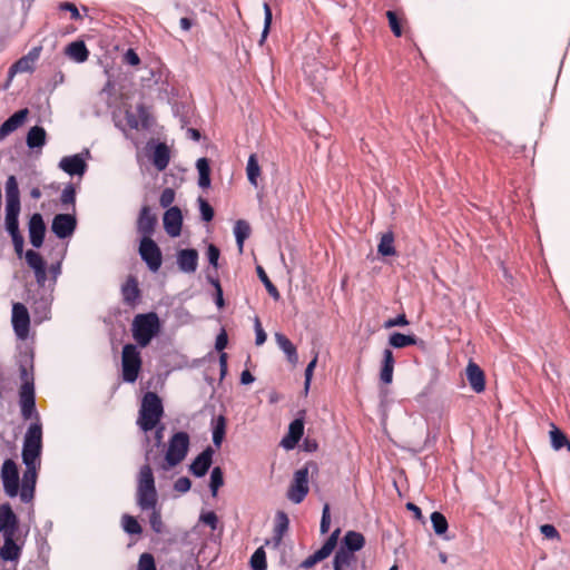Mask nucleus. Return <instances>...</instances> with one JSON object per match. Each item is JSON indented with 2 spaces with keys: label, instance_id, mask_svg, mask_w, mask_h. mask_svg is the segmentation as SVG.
I'll return each mask as SVG.
<instances>
[{
  "label": "nucleus",
  "instance_id": "nucleus-1",
  "mask_svg": "<svg viewBox=\"0 0 570 570\" xmlns=\"http://www.w3.org/2000/svg\"><path fill=\"white\" fill-rule=\"evenodd\" d=\"M36 419L37 422L30 424L28 428L22 445V461L26 465V470L21 481L20 500L24 503H30L33 500L38 469L41 462L42 426L39 422V417Z\"/></svg>",
  "mask_w": 570,
  "mask_h": 570
},
{
  "label": "nucleus",
  "instance_id": "nucleus-2",
  "mask_svg": "<svg viewBox=\"0 0 570 570\" xmlns=\"http://www.w3.org/2000/svg\"><path fill=\"white\" fill-rule=\"evenodd\" d=\"M136 503L141 511H150L149 524L154 532L163 533L161 510L158 507V493L149 464H144L137 476Z\"/></svg>",
  "mask_w": 570,
  "mask_h": 570
},
{
  "label": "nucleus",
  "instance_id": "nucleus-3",
  "mask_svg": "<svg viewBox=\"0 0 570 570\" xmlns=\"http://www.w3.org/2000/svg\"><path fill=\"white\" fill-rule=\"evenodd\" d=\"M19 374L21 380L19 389L21 416L24 420H29L32 416L38 417V413L36 411L33 365L26 363L20 364Z\"/></svg>",
  "mask_w": 570,
  "mask_h": 570
},
{
  "label": "nucleus",
  "instance_id": "nucleus-4",
  "mask_svg": "<svg viewBox=\"0 0 570 570\" xmlns=\"http://www.w3.org/2000/svg\"><path fill=\"white\" fill-rule=\"evenodd\" d=\"M164 416V405L155 392H146L142 396L137 424L144 432L157 428Z\"/></svg>",
  "mask_w": 570,
  "mask_h": 570
},
{
  "label": "nucleus",
  "instance_id": "nucleus-5",
  "mask_svg": "<svg viewBox=\"0 0 570 570\" xmlns=\"http://www.w3.org/2000/svg\"><path fill=\"white\" fill-rule=\"evenodd\" d=\"M21 210L20 191L16 176L11 175L6 181V217L4 225L8 234L17 235L19 229V215Z\"/></svg>",
  "mask_w": 570,
  "mask_h": 570
},
{
  "label": "nucleus",
  "instance_id": "nucleus-6",
  "mask_svg": "<svg viewBox=\"0 0 570 570\" xmlns=\"http://www.w3.org/2000/svg\"><path fill=\"white\" fill-rule=\"evenodd\" d=\"M160 332V321L155 312L137 314L131 324V333L137 346L146 347Z\"/></svg>",
  "mask_w": 570,
  "mask_h": 570
},
{
  "label": "nucleus",
  "instance_id": "nucleus-7",
  "mask_svg": "<svg viewBox=\"0 0 570 570\" xmlns=\"http://www.w3.org/2000/svg\"><path fill=\"white\" fill-rule=\"evenodd\" d=\"M189 450V435L186 432H176L168 441L165 461L161 469L167 471L183 462Z\"/></svg>",
  "mask_w": 570,
  "mask_h": 570
},
{
  "label": "nucleus",
  "instance_id": "nucleus-8",
  "mask_svg": "<svg viewBox=\"0 0 570 570\" xmlns=\"http://www.w3.org/2000/svg\"><path fill=\"white\" fill-rule=\"evenodd\" d=\"M142 366V358L138 346L125 344L121 352V377L126 383H135Z\"/></svg>",
  "mask_w": 570,
  "mask_h": 570
},
{
  "label": "nucleus",
  "instance_id": "nucleus-9",
  "mask_svg": "<svg viewBox=\"0 0 570 570\" xmlns=\"http://www.w3.org/2000/svg\"><path fill=\"white\" fill-rule=\"evenodd\" d=\"M308 466H304L295 471L293 481L287 491V498L295 504L304 501L308 493Z\"/></svg>",
  "mask_w": 570,
  "mask_h": 570
},
{
  "label": "nucleus",
  "instance_id": "nucleus-10",
  "mask_svg": "<svg viewBox=\"0 0 570 570\" xmlns=\"http://www.w3.org/2000/svg\"><path fill=\"white\" fill-rule=\"evenodd\" d=\"M1 480L4 493L9 498H14L18 494L20 495L21 487L19 488V471L13 460H4L1 468Z\"/></svg>",
  "mask_w": 570,
  "mask_h": 570
},
{
  "label": "nucleus",
  "instance_id": "nucleus-11",
  "mask_svg": "<svg viewBox=\"0 0 570 570\" xmlns=\"http://www.w3.org/2000/svg\"><path fill=\"white\" fill-rule=\"evenodd\" d=\"M139 255L151 272H158L163 255L159 246L153 238H141L139 244Z\"/></svg>",
  "mask_w": 570,
  "mask_h": 570
},
{
  "label": "nucleus",
  "instance_id": "nucleus-12",
  "mask_svg": "<svg viewBox=\"0 0 570 570\" xmlns=\"http://www.w3.org/2000/svg\"><path fill=\"white\" fill-rule=\"evenodd\" d=\"M340 537V529H336L332 534L327 538L324 544L315 551L313 554L308 556L302 563L301 567L304 569H309L314 567L316 563L325 560L331 553L334 551L337 546V540Z\"/></svg>",
  "mask_w": 570,
  "mask_h": 570
},
{
  "label": "nucleus",
  "instance_id": "nucleus-13",
  "mask_svg": "<svg viewBox=\"0 0 570 570\" xmlns=\"http://www.w3.org/2000/svg\"><path fill=\"white\" fill-rule=\"evenodd\" d=\"M12 326L19 338H27L30 328V316L22 303H14L12 306Z\"/></svg>",
  "mask_w": 570,
  "mask_h": 570
},
{
  "label": "nucleus",
  "instance_id": "nucleus-14",
  "mask_svg": "<svg viewBox=\"0 0 570 570\" xmlns=\"http://www.w3.org/2000/svg\"><path fill=\"white\" fill-rule=\"evenodd\" d=\"M156 225V215L151 213L149 206L144 205L136 222L137 233L141 235V238H151L155 233Z\"/></svg>",
  "mask_w": 570,
  "mask_h": 570
},
{
  "label": "nucleus",
  "instance_id": "nucleus-15",
  "mask_svg": "<svg viewBox=\"0 0 570 570\" xmlns=\"http://www.w3.org/2000/svg\"><path fill=\"white\" fill-rule=\"evenodd\" d=\"M16 535H3V544L0 547V559L3 561L12 562L13 570H16V566L19 562L22 554V543H18L14 539Z\"/></svg>",
  "mask_w": 570,
  "mask_h": 570
},
{
  "label": "nucleus",
  "instance_id": "nucleus-16",
  "mask_svg": "<svg viewBox=\"0 0 570 570\" xmlns=\"http://www.w3.org/2000/svg\"><path fill=\"white\" fill-rule=\"evenodd\" d=\"M77 220L73 215L58 214L53 217L51 229L58 238L71 236L76 229Z\"/></svg>",
  "mask_w": 570,
  "mask_h": 570
},
{
  "label": "nucleus",
  "instance_id": "nucleus-17",
  "mask_svg": "<svg viewBox=\"0 0 570 570\" xmlns=\"http://www.w3.org/2000/svg\"><path fill=\"white\" fill-rule=\"evenodd\" d=\"M28 266L33 271L37 284L45 286L47 282V268L46 262L42 256L32 249H29L24 254Z\"/></svg>",
  "mask_w": 570,
  "mask_h": 570
},
{
  "label": "nucleus",
  "instance_id": "nucleus-18",
  "mask_svg": "<svg viewBox=\"0 0 570 570\" xmlns=\"http://www.w3.org/2000/svg\"><path fill=\"white\" fill-rule=\"evenodd\" d=\"M19 520L9 503L0 504V533L16 535Z\"/></svg>",
  "mask_w": 570,
  "mask_h": 570
},
{
  "label": "nucleus",
  "instance_id": "nucleus-19",
  "mask_svg": "<svg viewBox=\"0 0 570 570\" xmlns=\"http://www.w3.org/2000/svg\"><path fill=\"white\" fill-rule=\"evenodd\" d=\"M42 48L35 47L26 56L18 59L9 69V75L12 77L16 73L31 72L38 61Z\"/></svg>",
  "mask_w": 570,
  "mask_h": 570
},
{
  "label": "nucleus",
  "instance_id": "nucleus-20",
  "mask_svg": "<svg viewBox=\"0 0 570 570\" xmlns=\"http://www.w3.org/2000/svg\"><path fill=\"white\" fill-rule=\"evenodd\" d=\"M28 232L31 245L36 248L41 247L46 235V225L41 214L35 213L31 215L28 223Z\"/></svg>",
  "mask_w": 570,
  "mask_h": 570
},
{
  "label": "nucleus",
  "instance_id": "nucleus-21",
  "mask_svg": "<svg viewBox=\"0 0 570 570\" xmlns=\"http://www.w3.org/2000/svg\"><path fill=\"white\" fill-rule=\"evenodd\" d=\"M164 228L170 237H178L181 233L183 215L181 210L174 206L169 207L164 214Z\"/></svg>",
  "mask_w": 570,
  "mask_h": 570
},
{
  "label": "nucleus",
  "instance_id": "nucleus-22",
  "mask_svg": "<svg viewBox=\"0 0 570 570\" xmlns=\"http://www.w3.org/2000/svg\"><path fill=\"white\" fill-rule=\"evenodd\" d=\"M59 168L70 176H82L87 170V164L85 159L77 154L61 158Z\"/></svg>",
  "mask_w": 570,
  "mask_h": 570
},
{
  "label": "nucleus",
  "instance_id": "nucleus-23",
  "mask_svg": "<svg viewBox=\"0 0 570 570\" xmlns=\"http://www.w3.org/2000/svg\"><path fill=\"white\" fill-rule=\"evenodd\" d=\"M177 265L178 268L184 273H195L198 267V252L194 248L178 250Z\"/></svg>",
  "mask_w": 570,
  "mask_h": 570
},
{
  "label": "nucleus",
  "instance_id": "nucleus-24",
  "mask_svg": "<svg viewBox=\"0 0 570 570\" xmlns=\"http://www.w3.org/2000/svg\"><path fill=\"white\" fill-rule=\"evenodd\" d=\"M304 434V420L295 419L291 422L287 434L283 438L281 444L286 450L294 449Z\"/></svg>",
  "mask_w": 570,
  "mask_h": 570
},
{
  "label": "nucleus",
  "instance_id": "nucleus-25",
  "mask_svg": "<svg viewBox=\"0 0 570 570\" xmlns=\"http://www.w3.org/2000/svg\"><path fill=\"white\" fill-rule=\"evenodd\" d=\"M29 110L27 108L16 111L0 126V141L23 125Z\"/></svg>",
  "mask_w": 570,
  "mask_h": 570
},
{
  "label": "nucleus",
  "instance_id": "nucleus-26",
  "mask_svg": "<svg viewBox=\"0 0 570 570\" xmlns=\"http://www.w3.org/2000/svg\"><path fill=\"white\" fill-rule=\"evenodd\" d=\"M213 453L214 451L208 446L195 458L189 468L195 476L200 478L207 473L213 462Z\"/></svg>",
  "mask_w": 570,
  "mask_h": 570
},
{
  "label": "nucleus",
  "instance_id": "nucleus-27",
  "mask_svg": "<svg viewBox=\"0 0 570 570\" xmlns=\"http://www.w3.org/2000/svg\"><path fill=\"white\" fill-rule=\"evenodd\" d=\"M466 379L469 381V384L471 389L475 393H481L485 389V376L481 367L474 363L469 362L466 366Z\"/></svg>",
  "mask_w": 570,
  "mask_h": 570
},
{
  "label": "nucleus",
  "instance_id": "nucleus-28",
  "mask_svg": "<svg viewBox=\"0 0 570 570\" xmlns=\"http://www.w3.org/2000/svg\"><path fill=\"white\" fill-rule=\"evenodd\" d=\"M394 356L393 352L390 348H385L383 351V360L380 372V380L384 384H391L393 381V371H394Z\"/></svg>",
  "mask_w": 570,
  "mask_h": 570
},
{
  "label": "nucleus",
  "instance_id": "nucleus-29",
  "mask_svg": "<svg viewBox=\"0 0 570 570\" xmlns=\"http://www.w3.org/2000/svg\"><path fill=\"white\" fill-rule=\"evenodd\" d=\"M365 544V538L356 531H347L342 540L340 548L351 551L352 553L360 551Z\"/></svg>",
  "mask_w": 570,
  "mask_h": 570
},
{
  "label": "nucleus",
  "instance_id": "nucleus-30",
  "mask_svg": "<svg viewBox=\"0 0 570 570\" xmlns=\"http://www.w3.org/2000/svg\"><path fill=\"white\" fill-rule=\"evenodd\" d=\"M122 299L128 305H135L140 296L138 282L130 276L121 287Z\"/></svg>",
  "mask_w": 570,
  "mask_h": 570
},
{
  "label": "nucleus",
  "instance_id": "nucleus-31",
  "mask_svg": "<svg viewBox=\"0 0 570 570\" xmlns=\"http://www.w3.org/2000/svg\"><path fill=\"white\" fill-rule=\"evenodd\" d=\"M275 340L278 347L286 354L287 360L292 364H296L298 361V355L295 345L282 333L275 334Z\"/></svg>",
  "mask_w": 570,
  "mask_h": 570
},
{
  "label": "nucleus",
  "instance_id": "nucleus-32",
  "mask_svg": "<svg viewBox=\"0 0 570 570\" xmlns=\"http://www.w3.org/2000/svg\"><path fill=\"white\" fill-rule=\"evenodd\" d=\"M47 134L45 128L40 126H33L27 134V145L29 148H41L46 145Z\"/></svg>",
  "mask_w": 570,
  "mask_h": 570
},
{
  "label": "nucleus",
  "instance_id": "nucleus-33",
  "mask_svg": "<svg viewBox=\"0 0 570 570\" xmlns=\"http://www.w3.org/2000/svg\"><path fill=\"white\" fill-rule=\"evenodd\" d=\"M66 53L76 62H85L89 57V51L83 41H73L68 45Z\"/></svg>",
  "mask_w": 570,
  "mask_h": 570
},
{
  "label": "nucleus",
  "instance_id": "nucleus-34",
  "mask_svg": "<svg viewBox=\"0 0 570 570\" xmlns=\"http://www.w3.org/2000/svg\"><path fill=\"white\" fill-rule=\"evenodd\" d=\"M355 561L354 553L340 548L335 553L333 567L334 570H347Z\"/></svg>",
  "mask_w": 570,
  "mask_h": 570
},
{
  "label": "nucleus",
  "instance_id": "nucleus-35",
  "mask_svg": "<svg viewBox=\"0 0 570 570\" xmlns=\"http://www.w3.org/2000/svg\"><path fill=\"white\" fill-rule=\"evenodd\" d=\"M170 160L169 149L166 144H159L155 148L153 164L158 170L167 168Z\"/></svg>",
  "mask_w": 570,
  "mask_h": 570
},
{
  "label": "nucleus",
  "instance_id": "nucleus-36",
  "mask_svg": "<svg viewBox=\"0 0 570 570\" xmlns=\"http://www.w3.org/2000/svg\"><path fill=\"white\" fill-rule=\"evenodd\" d=\"M196 168L199 174L198 185L202 188L210 186V167L207 158H199L196 163Z\"/></svg>",
  "mask_w": 570,
  "mask_h": 570
},
{
  "label": "nucleus",
  "instance_id": "nucleus-37",
  "mask_svg": "<svg viewBox=\"0 0 570 570\" xmlns=\"http://www.w3.org/2000/svg\"><path fill=\"white\" fill-rule=\"evenodd\" d=\"M234 234L236 237V243L238 246V250L242 253L244 248V242L250 235V226L246 220L239 219L236 222L234 226Z\"/></svg>",
  "mask_w": 570,
  "mask_h": 570
},
{
  "label": "nucleus",
  "instance_id": "nucleus-38",
  "mask_svg": "<svg viewBox=\"0 0 570 570\" xmlns=\"http://www.w3.org/2000/svg\"><path fill=\"white\" fill-rule=\"evenodd\" d=\"M550 440L551 445L556 451H559L564 446L568 449V451H570V441L568 440L567 435L554 424H552V429L550 431Z\"/></svg>",
  "mask_w": 570,
  "mask_h": 570
},
{
  "label": "nucleus",
  "instance_id": "nucleus-39",
  "mask_svg": "<svg viewBox=\"0 0 570 570\" xmlns=\"http://www.w3.org/2000/svg\"><path fill=\"white\" fill-rule=\"evenodd\" d=\"M417 337L415 335H405L402 333H393L390 335L389 344L395 348H403L410 345H415Z\"/></svg>",
  "mask_w": 570,
  "mask_h": 570
},
{
  "label": "nucleus",
  "instance_id": "nucleus-40",
  "mask_svg": "<svg viewBox=\"0 0 570 570\" xmlns=\"http://www.w3.org/2000/svg\"><path fill=\"white\" fill-rule=\"evenodd\" d=\"M377 252L382 256H393L396 254L394 247V235L392 232L385 233L382 235L381 240L377 246Z\"/></svg>",
  "mask_w": 570,
  "mask_h": 570
},
{
  "label": "nucleus",
  "instance_id": "nucleus-41",
  "mask_svg": "<svg viewBox=\"0 0 570 570\" xmlns=\"http://www.w3.org/2000/svg\"><path fill=\"white\" fill-rule=\"evenodd\" d=\"M289 520L285 512L278 511L275 515L274 539L279 542L288 530Z\"/></svg>",
  "mask_w": 570,
  "mask_h": 570
},
{
  "label": "nucleus",
  "instance_id": "nucleus-42",
  "mask_svg": "<svg viewBox=\"0 0 570 570\" xmlns=\"http://www.w3.org/2000/svg\"><path fill=\"white\" fill-rule=\"evenodd\" d=\"M226 433V419L223 415L214 420L213 426V443L215 446L220 448Z\"/></svg>",
  "mask_w": 570,
  "mask_h": 570
},
{
  "label": "nucleus",
  "instance_id": "nucleus-43",
  "mask_svg": "<svg viewBox=\"0 0 570 570\" xmlns=\"http://www.w3.org/2000/svg\"><path fill=\"white\" fill-rule=\"evenodd\" d=\"M121 525L126 533L139 535L142 532V528L137 519L130 514H124L121 517Z\"/></svg>",
  "mask_w": 570,
  "mask_h": 570
},
{
  "label": "nucleus",
  "instance_id": "nucleus-44",
  "mask_svg": "<svg viewBox=\"0 0 570 570\" xmlns=\"http://www.w3.org/2000/svg\"><path fill=\"white\" fill-rule=\"evenodd\" d=\"M247 178L252 185L257 186V178L261 175V167L258 165L257 156L252 154L247 161Z\"/></svg>",
  "mask_w": 570,
  "mask_h": 570
},
{
  "label": "nucleus",
  "instance_id": "nucleus-45",
  "mask_svg": "<svg viewBox=\"0 0 570 570\" xmlns=\"http://www.w3.org/2000/svg\"><path fill=\"white\" fill-rule=\"evenodd\" d=\"M431 522L433 530L438 535H443L446 533L449 523L446 518L441 512L434 511L431 514Z\"/></svg>",
  "mask_w": 570,
  "mask_h": 570
},
{
  "label": "nucleus",
  "instance_id": "nucleus-46",
  "mask_svg": "<svg viewBox=\"0 0 570 570\" xmlns=\"http://www.w3.org/2000/svg\"><path fill=\"white\" fill-rule=\"evenodd\" d=\"M249 563L253 570L267 569L266 552L263 547L255 550V552L250 557Z\"/></svg>",
  "mask_w": 570,
  "mask_h": 570
},
{
  "label": "nucleus",
  "instance_id": "nucleus-47",
  "mask_svg": "<svg viewBox=\"0 0 570 570\" xmlns=\"http://www.w3.org/2000/svg\"><path fill=\"white\" fill-rule=\"evenodd\" d=\"M257 274L262 283L265 285L266 291L268 294L275 299H279V292L277 287L272 283L267 274L265 273L264 268L262 266H257Z\"/></svg>",
  "mask_w": 570,
  "mask_h": 570
},
{
  "label": "nucleus",
  "instance_id": "nucleus-48",
  "mask_svg": "<svg viewBox=\"0 0 570 570\" xmlns=\"http://www.w3.org/2000/svg\"><path fill=\"white\" fill-rule=\"evenodd\" d=\"M224 484L223 470L219 466H215L210 474V490L213 495L215 497L218 492V489Z\"/></svg>",
  "mask_w": 570,
  "mask_h": 570
},
{
  "label": "nucleus",
  "instance_id": "nucleus-49",
  "mask_svg": "<svg viewBox=\"0 0 570 570\" xmlns=\"http://www.w3.org/2000/svg\"><path fill=\"white\" fill-rule=\"evenodd\" d=\"M386 18L389 20L390 28L395 37H401L402 26H401V19L397 17L396 12L389 10L386 11Z\"/></svg>",
  "mask_w": 570,
  "mask_h": 570
},
{
  "label": "nucleus",
  "instance_id": "nucleus-50",
  "mask_svg": "<svg viewBox=\"0 0 570 570\" xmlns=\"http://www.w3.org/2000/svg\"><path fill=\"white\" fill-rule=\"evenodd\" d=\"M137 570H157L154 556L148 552L142 553L139 557Z\"/></svg>",
  "mask_w": 570,
  "mask_h": 570
},
{
  "label": "nucleus",
  "instance_id": "nucleus-51",
  "mask_svg": "<svg viewBox=\"0 0 570 570\" xmlns=\"http://www.w3.org/2000/svg\"><path fill=\"white\" fill-rule=\"evenodd\" d=\"M60 202L63 206L75 205L76 188L72 184H69L65 187L60 196Z\"/></svg>",
  "mask_w": 570,
  "mask_h": 570
},
{
  "label": "nucleus",
  "instance_id": "nucleus-52",
  "mask_svg": "<svg viewBox=\"0 0 570 570\" xmlns=\"http://www.w3.org/2000/svg\"><path fill=\"white\" fill-rule=\"evenodd\" d=\"M198 204H199V210H200V215H202L203 220L210 222L214 218V209H213V207L203 197L198 198Z\"/></svg>",
  "mask_w": 570,
  "mask_h": 570
},
{
  "label": "nucleus",
  "instance_id": "nucleus-53",
  "mask_svg": "<svg viewBox=\"0 0 570 570\" xmlns=\"http://www.w3.org/2000/svg\"><path fill=\"white\" fill-rule=\"evenodd\" d=\"M331 525V510L330 504L325 503L322 511V519H321V525L320 530L322 534H325L328 532Z\"/></svg>",
  "mask_w": 570,
  "mask_h": 570
},
{
  "label": "nucleus",
  "instance_id": "nucleus-54",
  "mask_svg": "<svg viewBox=\"0 0 570 570\" xmlns=\"http://www.w3.org/2000/svg\"><path fill=\"white\" fill-rule=\"evenodd\" d=\"M175 200V190L173 188H165L159 197V204L163 208H169Z\"/></svg>",
  "mask_w": 570,
  "mask_h": 570
},
{
  "label": "nucleus",
  "instance_id": "nucleus-55",
  "mask_svg": "<svg viewBox=\"0 0 570 570\" xmlns=\"http://www.w3.org/2000/svg\"><path fill=\"white\" fill-rule=\"evenodd\" d=\"M200 521L208 525L212 530H215L218 524V518L215 512L209 511L200 515Z\"/></svg>",
  "mask_w": 570,
  "mask_h": 570
},
{
  "label": "nucleus",
  "instance_id": "nucleus-56",
  "mask_svg": "<svg viewBox=\"0 0 570 570\" xmlns=\"http://www.w3.org/2000/svg\"><path fill=\"white\" fill-rule=\"evenodd\" d=\"M317 364V354L313 357V360L307 364L305 368V390L308 391L311 381L313 377L314 368Z\"/></svg>",
  "mask_w": 570,
  "mask_h": 570
},
{
  "label": "nucleus",
  "instance_id": "nucleus-57",
  "mask_svg": "<svg viewBox=\"0 0 570 570\" xmlns=\"http://www.w3.org/2000/svg\"><path fill=\"white\" fill-rule=\"evenodd\" d=\"M59 9L61 11H69L70 14H71V19L72 20H80L81 19V14L79 13L78 8L73 3H71V2H61L59 4Z\"/></svg>",
  "mask_w": 570,
  "mask_h": 570
},
{
  "label": "nucleus",
  "instance_id": "nucleus-58",
  "mask_svg": "<svg viewBox=\"0 0 570 570\" xmlns=\"http://www.w3.org/2000/svg\"><path fill=\"white\" fill-rule=\"evenodd\" d=\"M406 325H409V321H407L405 314H400L394 318H390L384 324L385 328H391V327H395V326H406Z\"/></svg>",
  "mask_w": 570,
  "mask_h": 570
},
{
  "label": "nucleus",
  "instance_id": "nucleus-59",
  "mask_svg": "<svg viewBox=\"0 0 570 570\" xmlns=\"http://www.w3.org/2000/svg\"><path fill=\"white\" fill-rule=\"evenodd\" d=\"M220 252L218 247L210 244L207 248V258L212 266L217 267Z\"/></svg>",
  "mask_w": 570,
  "mask_h": 570
},
{
  "label": "nucleus",
  "instance_id": "nucleus-60",
  "mask_svg": "<svg viewBox=\"0 0 570 570\" xmlns=\"http://www.w3.org/2000/svg\"><path fill=\"white\" fill-rule=\"evenodd\" d=\"M212 284L215 287V303H216L218 308H223L224 305H225V301H224V297H223V288L220 286V283H219L218 279H213Z\"/></svg>",
  "mask_w": 570,
  "mask_h": 570
},
{
  "label": "nucleus",
  "instance_id": "nucleus-61",
  "mask_svg": "<svg viewBox=\"0 0 570 570\" xmlns=\"http://www.w3.org/2000/svg\"><path fill=\"white\" fill-rule=\"evenodd\" d=\"M190 487L191 482L186 476L178 478L174 484V489L180 493L187 492L190 489Z\"/></svg>",
  "mask_w": 570,
  "mask_h": 570
},
{
  "label": "nucleus",
  "instance_id": "nucleus-62",
  "mask_svg": "<svg viewBox=\"0 0 570 570\" xmlns=\"http://www.w3.org/2000/svg\"><path fill=\"white\" fill-rule=\"evenodd\" d=\"M11 240H12L16 254L18 255V257H21L23 254V245H24V239H23L22 234L19 233L17 235L11 236Z\"/></svg>",
  "mask_w": 570,
  "mask_h": 570
},
{
  "label": "nucleus",
  "instance_id": "nucleus-63",
  "mask_svg": "<svg viewBox=\"0 0 570 570\" xmlns=\"http://www.w3.org/2000/svg\"><path fill=\"white\" fill-rule=\"evenodd\" d=\"M540 531L547 539H559L560 538L558 530L552 524L541 525Z\"/></svg>",
  "mask_w": 570,
  "mask_h": 570
},
{
  "label": "nucleus",
  "instance_id": "nucleus-64",
  "mask_svg": "<svg viewBox=\"0 0 570 570\" xmlns=\"http://www.w3.org/2000/svg\"><path fill=\"white\" fill-rule=\"evenodd\" d=\"M124 61L130 66H138L140 63V58L134 49H128L124 55Z\"/></svg>",
  "mask_w": 570,
  "mask_h": 570
}]
</instances>
